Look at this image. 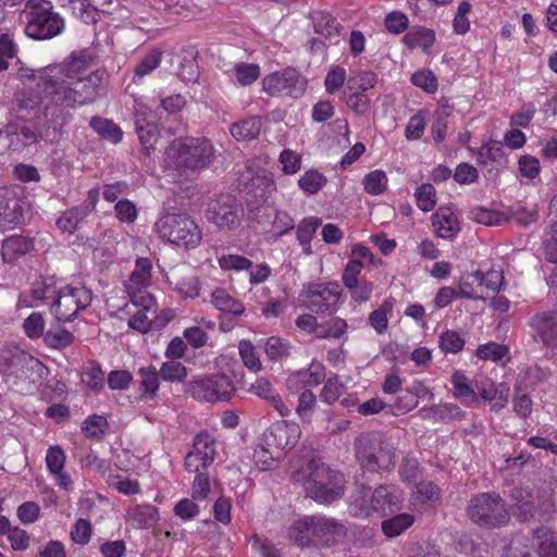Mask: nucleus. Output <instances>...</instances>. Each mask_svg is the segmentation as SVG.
I'll return each instance as SVG.
<instances>
[{
	"label": "nucleus",
	"mask_w": 557,
	"mask_h": 557,
	"mask_svg": "<svg viewBox=\"0 0 557 557\" xmlns=\"http://www.w3.org/2000/svg\"><path fill=\"white\" fill-rule=\"evenodd\" d=\"M534 536L541 541L537 545V553L541 557H557V542L552 541L548 528L535 529Z\"/></svg>",
	"instance_id": "59"
},
{
	"label": "nucleus",
	"mask_w": 557,
	"mask_h": 557,
	"mask_svg": "<svg viewBox=\"0 0 557 557\" xmlns=\"http://www.w3.org/2000/svg\"><path fill=\"white\" fill-rule=\"evenodd\" d=\"M414 522V516L403 512L382 521L381 528L387 537H396L408 530Z\"/></svg>",
	"instance_id": "42"
},
{
	"label": "nucleus",
	"mask_w": 557,
	"mask_h": 557,
	"mask_svg": "<svg viewBox=\"0 0 557 557\" xmlns=\"http://www.w3.org/2000/svg\"><path fill=\"white\" fill-rule=\"evenodd\" d=\"M82 381L94 391L102 389L104 386V372L99 363L92 361L84 367Z\"/></svg>",
	"instance_id": "54"
},
{
	"label": "nucleus",
	"mask_w": 557,
	"mask_h": 557,
	"mask_svg": "<svg viewBox=\"0 0 557 557\" xmlns=\"http://www.w3.org/2000/svg\"><path fill=\"white\" fill-rule=\"evenodd\" d=\"M326 377V368L322 362L311 361L307 368L293 372L287 379V385L292 388H309L322 384Z\"/></svg>",
	"instance_id": "22"
},
{
	"label": "nucleus",
	"mask_w": 557,
	"mask_h": 557,
	"mask_svg": "<svg viewBox=\"0 0 557 557\" xmlns=\"http://www.w3.org/2000/svg\"><path fill=\"white\" fill-rule=\"evenodd\" d=\"M416 202L420 210L429 212L436 206V190L432 184H422L414 193Z\"/></svg>",
	"instance_id": "55"
},
{
	"label": "nucleus",
	"mask_w": 557,
	"mask_h": 557,
	"mask_svg": "<svg viewBox=\"0 0 557 557\" xmlns=\"http://www.w3.org/2000/svg\"><path fill=\"white\" fill-rule=\"evenodd\" d=\"M161 61L162 52L157 49L150 50L136 65L134 70L135 77L140 79L150 74L161 64Z\"/></svg>",
	"instance_id": "56"
},
{
	"label": "nucleus",
	"mask_w": 557,
	"mask_h": 557,
	"mask_svg": "<svg viewBox=\"0 0 557 557\" xmlns=\"http://www.w3.org/2000/svg\"><path fill=\"white\" fill-rule=\"evenodd\" d=\"M508 354V347L496 342L482 344L476 349L478 358L482 360L499 361Z\"/></svg>",
	"instance_id": "61"
},
{
	"label": "nucleus",
	"mask_w": 557,
	"mask_h": 557,
	"mask_svg": "<svg viewBox=\"0 0 557 557\" xmlns=\"http://www.w3.org/2000/svg\"><path fill=\"white\" fill-rule=\"evenodd\" d=\"M34 248L32 238L22 235H12L2 242L1 256L5 263H14Z\"/></svg>",
	"instance_id": "28"
},
{
	"label": "nucleus",
	"mask_w": 557,
	"mask_h": 557,
	"mask_svg": "<svg viewBox=\"0 0 557 557\" xmlns=\"http://www.w3.org/2000/svg\"><path fill=\"white\" fill-rule=\"evenodd\" d=\"M238 351L244 366L252 371L262 370V362L256 346L249 339H242L238 344Z\"/></svg>",
	"instance_id": "49"
},
{
	"label": "nucleus",
	"mask_w": 557,
	"mask_h": 557,
	"mask_svg": "<svg viewBox=\"0 0 557 557\" xmlns=\"http://www.w3.org/2000/svg\"><path fill=\"white\" fill-rule=\"evenodd\" d=\"M154 230L161 239L185 250L196 249L202 240L200 226L187 213H165Z\"/></svg>",
	"instance_id": "7"
},
{
	"label": "nucleus",
	"mask_w": 557,
	"mask_h": 557,
	"mask_svg": "<svg viewBox=\"0 0 557 557\" xmlns=\"http://www.w3.org/2000/svg\"><path fill=\"white\" fill-rule=\"evenodd\" d=\"M440 487L431 481H422L416 485V492L413 494V503L418 505H426L440 497Z\"/></svg>",
	"instance_id": "52"
},
{
	"label": "nucleus",
	"mask_w": 557,
	"mask_h": 557,
	"mask_svg": "<svg viewBox=\"0 0 557 557\" xmlns=\"http://www.w3.org/2000/svg\"><path fill=\"white\" fill-rule=\"evenodd\" d=\"M403 42L409 49L421 48L428 51L435 42V33L430 28L417 26L403 37Z\"/></svg>",
	"instance_id": "36"
},
{
	"label": "nucleus",
	"mask_w": 557,
	"mask_h": 557,
	"mask_svg": "<svg viewBox=\"0 0 557 557\" xmlns=\"http://www.w3.org/2000/svg\"><path fill=\"white\" fill-rule=\"evenodd\" d=\"M214 158V148L208 138L174 139L165 151L169 169L200 171Z\"/></svg>",
	"instance_id": "3"
},
{
	"label": "nucleus",
	"mask_w": 557,
	"mask_h": 557,
	"mask_svg": "<svg viewBox=\"0 0 557 557\" xmlns=\"http://www.w3.org/2000/svg\"><path fill=\"white\" fill-rule=\"evenodd\" d=\"M46 466L54 483L64 491H70L73 481L69 472L65 471L66 455L64 449L59 446H50L46 454Z\"/></svg>",
	"instance_id": "21"
},
{
	"label": "nucleus",
	"mask_w": 557,
	"mask_h": 557,
	"mask_svg": "<svg viewBox=\"0 0 557 557\" xmlns=\"http://www.w3.org/2000/svg\"><path fill=\"white\" fill-rule=\"evenodd\" d=\"M288 537L300 548L315 547L314 516H305L294 521L288 529Z\"/></svg>",
	"instance_id": "26"
},
{
	"label": "nucleus",
	"mask_w": 557,
	"mask_h": 557,
	"mask_svg": "<svg viewBox=\"0 0 557 557\" xmlns=\"http://www.w3.org/2000/svg\"><path fill=\"white\" fill-rule=\"evenodd\" d=\"M475 391L479 400L482 399L490 403L492 411H500L508 403L507 392L499 389L493 381L486 380L481 383L476 382Z\"/></svg>",
	"instance_id": "30"
},
{
	"label": "nucleus",
	"mask_w": 557,
	"mask_h": 557,
	"mask_svg": "<svg viewBox=\"0 0 557 557\" xmlns=\"http://www.w3.org/2000/svg\"><path fill=\"white\" fill-rule=\"evenodd\" d=\"M89 126L104 140L119 144L123 139L122 128L112 120L102 116H92Z\"/></svg>",
	"instance_id": "34"
},
{
	"label": "nucleus",
	"mask_w": 557,
	"mask_h": 557,
	"mask_svg": "<svg viewBox=\"0 0 557 557\" xmlns=\"http://www.w3.org/2000/svg\"><path fill=\"white\" fill-rule=\"evenodd\" d=\"M294 479L301 482L307 496L319 504H331L344 495V475L320 460H309Z\"/></svg>",
	"instance_id": "2"
},
{
	"label": "nucleus",
	"mask_w": 557,
	"mask_h": 557,
	"mask_svg": "<svg viewBox=\"0 0 557 557\" xmlns=\"http://www.w3.org/2000/svg\"><path fill=\"white\" fill-rule=\"evenodd\" d=\"M248 393L271 406L282 418L290 414V408L285 404L274 384L265 376H258L248 387Z\"/></svg>",
	"instance_id": "19"
},
{
	"label": "nucleus",
	"mask_w": 557,
	"mask_h": 557,
	"mask_svg": "<svg viewBox=\"0 0 557 557\" xmlns=\"http://www.w3.org/2000/svg\"><path fill=\"white\" fill-rule=\"evenodd\" d=\"M403 493L394 484H382L374 491L370 486L361 485L352 496L350 510L357 517L368 518L373 512L383 516L393 513L401 508Z\"/></svg>",
	"instance_id": "5"
},
{
	"label": "nucleus",
	"mask_w": 557,
	"mask_h": 557,
	"mask_svg": "<svg viewBox=\"0 0 557 557\" xmlns=\"http://www.w3.org/2000/svg\"><path fill=\"white\" fill-rule=\"evenodd\" d=\"M45 319L42 313L33 312L23 322V330L30 339H37L45 336Z\"/></svg>",
	"instance_id": "60"
},
{
	"label": "nucleus",
	"mask_w": 557,
	"mask_h": 557,
	"mask_svg": "<svg viewBox=\"0 0 557 557\" xmlns=\"http://www.w3.org/2000/svg\"><path fill=\"white\" fill-rule=\"evenodd\" d=\"M322 225V219L318 216H307L296 226V238L302 249L304 255H312L311 240Z\"/></svg>",
	"instance_id": "31"
},
{
	"label": "nucleus",
	"mask_w": 557,
	"mask_h": 557,
	"mask_svg": "<svg viewBox=\"0 0 557 557\" xmlns=\"http://www.w3.org/2000/svg\"><path fill=\"white\" fill-rule=\"evenodd\" d=\"M143 114L144 112H141V109H137L134 113V122L139 141L146 153L149 154L150 150L154 149V143L157 140V126L150 122H147V126L141 124Z\"/></svg>",
	"instance_id": "39"
},
{
	"label": "nucleus",
	"mask_w": 557,
	"mask_h": 557,
	"mask_svg": "<svg viewBox=\"0 0 557 557\" xmlns=\"http://www.w3.org/2000/svg\"><path fill=\"white\" fill-rule=\"evenodd\" d=\"M92 301V293L85 286L67 285L58 292L51 311L59 322H71Z\"/></svg>",
	"instance_id": "11"
},
{
	"label": "nucleus",
	"mask_w": 557,
	"mask_h": 557,
	"mask_svg": "<svg viewBox=\"0 0 557 557\" xmlns=\"http://www.w3.org/2000/svg\"><path fill=\"white\" fill-rule=\"evenodd\" d=\"M301 437L299 424L292 420H281L272 423L264 432L262 441L272 448L274 456L284 457L292 450Z\"/></svg>",
	"instance_id": "14"
},
{
	"label": "nucleus",
	"mask_w": 557,
	"mask_h": 557,
	"mask_svg": "<svg viewBox=\"0 0 557 557\" xmlns=\"http://www.w3.org/2000/svg\"><path fill=\"white\" fill-rule=\"evenodd\" d=\"M510 497L520 511L519 517L521 521H527L534 516V499L530 490L515 487L511 491Z\"/></svg>",
	"instance_id": "41"
},
{
	"label": "nucleus",
	"mask_w": 557,
	"mask_h": 557,
	"mask_svg": "<svg viewBox=\"0 0 557 557\" xmlns=\"http://www.w3.org/2000/svg\"><path fill=\"white\" fill-rule=\"evenodd\" d=\"M211 304L216 310L231 314L234 318L243 315L246 310L244 304L239 299L235 298L222 287H216L212 290Z\"/></svg>",
	"instance_id": "29"
},
{
	"label": "nucleus",
	"mask_w": 557,
	"mask_h": 557,
	"mask_svg": "<svg viewBox=\"0 0 557 557\" xmlns=\"http://www.w3.org/2000/svg\"><path fill=\"white\" fill-rule=\"evenodd\" d=\"M467 515L474 524L487 530L504 528L511 519L505 499L496 492L473 495L468 503Z\"/></svg>",
	"instance_id": "6"
},
{
	"label": "nucleus",
	"mask_w": 557,
	"mask_h": 557,
	"mask_svg": "<svg viewBox=\"0 0 557 557\" xmlns=\"http://www.w3.org/2000/svg\"><path fill=\"white\" fill-rule=\"evenodd\" d=\"M25 34L34 39H50L64 29V20L49 0H28L25 4Z\"/></svg>",
	"instance_id": "8"
},
{
	"label": "nucleus",
	"mask_w": 557,
	"mask_h": 557,
	"mask_svg": "<svg viewBox=\"0 0 557 557\" xmlns=\"http://www.w3.org/2000/svg\"><path fill=\"white\" fill-rule=\"evenodd\" d=\"M293 346L286 338L270 336L263 341V350L271 362L287 360L292 355Z\"/></svg>",
	"instance_id": "32"
},
{
	"label": "nucleus",
	"mask_w": 557,
	"mask_h": 557,
	"mask_svg": "<svg viewBox=\"0 0 557 557\" xmlns=\"http://www.w3.org/2000/svg\"><path fill=\"white\" fill-rule=\"evenodd\" d=\"M108 426L107 419L102 416H89L82 425V431L86 437L100 438Z\"/></svg>",
	"instance_id": "63"
},
{
	"label": "nucleus",
	"mask_w": 557,
	"mask_h": 557,
	"mask_svg": "<svg viewBox=\"0 0 557 557\" xmlns=\"http://www.w3.org/2000/svg\"><path fill=\"white\" fill-rule=\"evenodd\" d=\"M262 86L271 96L299 98L306 90L307 79L297 70L288 67L267 75Z\"/></svg>",
	"instance_id": "13"
},
{
	"label": "nucleus",
	"mask_w": 557,
	"mask_h": 557,
	"mask_svg": "<svg viewBox=\"0 0 557 557\" xmlns=\"http://www.w3.org/2000/svg\"><path fill=\"white\" fill-rule=\"evenodd\" d=\"M347 527L339 520L323 515H314L317 548H330L343 543L347 537Z\"/></svg>",
	"instance_id": "16"
},
{
	"label": "nucleus",
	"mask_w": 557,
	"mask_h": 557,
	"mask_svg": "<svg viewBox=\"0 0 557 557\" xmlns=\"http://www.w3.org/2000/svg\"><path fill=\"white\" fill-rule=\"evenodd\" d=\"M85 218L86 215L83 210L76 206L62 212L58 218L55 225L62 233L72 235Z\"/></svg>",
	"instance_id": "47"
},
{
	"label": "nucleus",
	"mask_w": 557,
	"mask_h": 557,
	"mask_svg": "<svg viewBox=\"0 0 557 557\" xmlns=\"http://www.w3.org/2000/svg\"><path fill=\"white\" fill-rule=\"evenodd\" d=\"M107 482L110 487L126 496L136 495L141 491L138 480L121 474H109Z\"/></svg>",
	"instance_id": "51"
},
{
	"label": "nucleus",
	"mask_w": 557,
	"mask_h": 557,
	"mask_svg": "<svg viewBox=\"0 0 557 557\" xmlns=\"http://www.w3.org/2000/svg\"><path fill=\"white\" fill-rule=\"evenodd\" d=\"M468 218L475 223L487 226L500 225L508 220L505 213L481 206L472 207L468 212Z\"/></svg>",
	"instance_id": "44"
},
{
	"label": "nucleus",
	"mask_w": 557,
	"mask_h": 557,
	"mask_svg": "<svg viewBox=\"0 0 557 557\" xmlns=\"http://www.w3.org/2000/svg\"><path fill=\"white\" fill-rule=\"evenodd\" d=\"M436 236L444 239H454L461 230L460 221L451 207H440L431 218Z\"/></svg>",
	"instance_id": "23"
},
{
	"label": "nucleus",
	"mask_w": 557,
	"mask_h": 557,
	"mask_svg": "<svg viewBox=\"0 0 557 557\" xmlns=\"http://www.w3.org/2000/svg\"><path fill=\"white\" fill-rule=\"evenodd\" d=\"M317 408V396L309 389H302L298 395L297 406L295 412L302 423H311L312 413Z\"/></svg>",
	"instance_id": "46"
},
{
	"label": "nucleus",
	"mask_w": 557,
	"mask_h": 557,
	"mask_svg": "<svg viewBox=\"0 0 557 557\" xmlns=\"http://www.w3.org/2000/svg\"><path fill=\"white\" fill-rule=\"evenodd\" d=\"M235 391L233 379L222 372L199 376L189 385L193 398L208 403L228 400Z\"/></svg>",
	"instance_id": "12"
},
{
	"label": "nucleus",
	"mask_w": 557,
	"mask_h": 557,
	"mask_svg": "<svg viewBox=\"0 0 557 557\" xmlns=\"http://www.w3.org/2000/svg\"><path fill=\"white\" fill-rule=\"evenodd\" d=\"M159 372L163 381L171 383H181L188 375L187 368L176 360H169L163 362L159 369Z\"/></svg>",
	"instance_id": "53"
},
{
	"label": "nucleus",
	"mask_w": 557,
	"mask_h": 557,
	"mask_svg": "<svg viewBox=\"0 0 557 557\" xmlns=\"http://www.w3.org/2000/svg\"><path fill=\"white\" fill-rule=\"evenodd\" d=\"M261 126V119L259 116H251L233 123L230 127V133L236 140H252L259 136Z\"/></svg>",
	"instance_id": "37"
},
{
	"label": "nucleus",
	"mask_w": 557,
	"mask_h": 557,
	"mask_svg": "<svg viewBox=\"0 0 557 557\" xmlns=\"http://www.w3.org/2000/svg\"><path fill=\"white\" fill-rule=\"evenodd\" d=\"M281 458H283L281 455L274 456L272 448L265 445L263 441L253 453L256 465L263 471L272 469Z\"/></svg>",
	"instance_id": "62"
},
{
	"label": "nucleus",
	"mask_w": 557,
	"mask_h": 557,
	"mask_svg": "<svg viewBox=\"0 0 557 557\" xmlns=\"http://www.w3.org/2000/svg\"><path fill=\"white\" fill-rule=\"evenodd\" d=\"M344 99L346 104L356 113L364 114L370 107L369 97L359 90H348V88L344 91Z\"/></svg>",
	"instance_id": "64"
},
{
	"label": "nucleus",
	"mask_w": 557,
	"mask_h": 557,
	"mask_svg": "<svg viewBox=\"0 0 557 557\" xmlns=\"http://www.w3.org/2000/svg\"><path fill=\"white\" fill-rule=\"evenodd\" d=\"M422 419L431 420L435 423L461 421L466 412L453 403H442L431 407H423L419 411Z\"/></svg>",
	"instance_id": "25"
},
{
	"label": "nucleus",
	"mask_w": 557,
	"mask_h": 557,
	"mask_svg": "<svg viewBox=\"0 0 557 557\" xmlns=\"http://www.w3.org/2000/svg\"><path fill=\"white\" fill-rule=\"evenodd\" d=\"M347 322L339 317H335L318 324L315 337L320 339H339L347 333Z\"/></svg>",
	"instance_id": "43"
},
{
	"label": "nucleus",
	"mask_w": 557,
	"mask_h": 557,
	"mask_svg": "<svg viewBox=\"0 0 557 557\" xmlns=\"http://www.w3.org/2000/svg\"><path fill=\"white\" fill-rule=\"evenodd\" d=\"M42 338L45 345L53 349L66 348L74 342V335L60 325L51 326Z\"/></svg>",
	"instance_id": "45"
},
{
	"label": "nucleus",
	"mask_w": 557,
	"mask_h": 557,
	"mask_svg": "<svg viewBox=\"0 0 557 557\" xmlns=\"http://www.w3.org/2000/svg\"><path fill=\"white\" fill-rule=\"evenodd\" d=\"M529 325L545 347L557 349V311L537 312L531 318Z\"/></svg>",
	"instance_id": "20"
},
{
	"label": "nucleus",
	"mask_w": 557,
	"mask_h": 557,
	"mask_svg": "<svg viewBox=\"0 0 557 557\" xmlns=\"http://www.w3.org/2000/svg\"><path fill=\"white\" fill-rule=\"evenodd\" d=\"M466 341L455 330L444 331L438 338V347L444 354H458L465 347Z\"/></svg>",
	"instance_id": "50"
},
{
	"label": "nucleus",
	"mask_w": 557,
	"mask_h": 557,
	"mask_svg": "<svg viewBox=\"0 0 557 557\" xmlns=\"http://www.w3.org/2000/svg\"><path fill=\"white\" fill-rule=\"evenodd\" d=\"M453 385V396L460 399L468 406L479 405V396L475 391V384L461 370H455L450 376Z\"/></svg>",
	"instance_id": "27"
},
{
	"label": "nucleus",
	"mask_w": 557,
	"mask_h": 557,
	"mask_svg": "<svg viewBox=\"0 0 557 557\" xmlns=\"http://www.w3.org/2000/svg\"><path fill=\"white\" fill-rule=\"evenodd\" d=\"M94 60L86 51L73 52L60 64L50 65L35 73L34 70L21 65L17 78L25 84L35 79L36 87L22 90L16 98L20 111H32L36 115L41 110L48 111L57 107L75 109L90 104L99 96L101 78L90 72Z\"/></svg>",
	"instance_id": "1"
},
{
	"label": "nucleus",
	"mask_w": 557,
	"mask_h": 557,
	"mask_svg": "<svg viewBox=\"0 0 557 557\" xmlns=\"http://www.w3.org/2000/svg\"><path fill=\"white\" fill-rule=\"evenodd\" d=\"M28 203L20 185L0 187V227L8 228L23 223Z\"/></svg>",
	"instance_id": "15"
},
{
	"label": "nucleus",
	"mask_w": 557,
	"mask_h": 557,
	"mask_svg": "<svg viewBox=\"0 0 557 557\" xmlns=\"http://www.w3.org/2000/svg\"><path fill=\"white\" fill-rule=\"evenodd\" d=\"M126 292L131 302L137 307L138 310L151 311V314L157 317V301L147 288H126Z\"/></svg>",
	"instance_id": "48"
},
{
	"label": "nucleus",
	"mask_w": 557,
	"mask_h": 557,
	"mask_svg": "<svg viewBox=\"0 0 557 557\" xmlns=\"http://www.w3.org/2000/svg\"><path fill=\"white\" fill-rule=\"evenodd\" d=\"M207 220L220 230L235 231L245 218L242 201L232 194H220L208 202Z\"/></svg>",
	"instance_id": "10"
},
{
	"label": "nucleus",
	"mask_w": 557,
	"mask_h": 557,
	"mask_svg": "<svg viewBox=\"0 0 557 557\" xmlns=\"http://www.w3.org/2000/svg\"><path fill=\"white\" fill-rule=\"evenodd\" d=\"M343 289L338 282H310L298 294L300 307L315 314H333L337 311Z\"/></svg>",
	"instance_id": "9"
},
{
	"label": "nucleus",
	"mask_w": 557,
	"mask_h": 557,
	"mask_svg": "<svg viewBox=\"0 0 557 557\" xmlns=\"http://www.w3.org/2000/svg\"><path fill=\"white\" fill-rule=\"evenodd\" d=\"M394 306L395 299L388 297L369 314L368 322L379 335L386 333L388 329V315L393 312Z\"/></svg>",
	"instance_id": "38"
},
{
	"label": "nucleus",
	"mask_w": 557,
	"mask_h": 557,
	"mask_svg": "<svg viewBox=\"0 0 557 557\" xmlns=\"http://www.w3.org/2000/svg\"><path fill=\"white\" fill-rule=\"evenodd\" d=\"M355 456L363 472H389L395 467V448L376 432L362 433L354 443Z\"/></svg>",
	"instance_id": "4"
},
{
	"label": "nucleus",
	"mask_w": 557,
	"mask_h": 557,
	"mask_svg": "<svg viewBox=\"0 0 557 557\" xmlns=\"http://www.w3.org/2000/svg\"><path fill=\"white\" fill-rule=\"evenodd\" d=\"M359 263H347L342 273V282L348 290L351 300L358 304H364L370 300L373 293V283L360 278Z\"/></svg>",
	"instance_id": "18"
},
{
	"label": "nucleus",
	"mask_w": 557,
	"mask_h": 557,
	"mask_svg": "<svg viewBox=\"0 0 557 557\" xmlns=\"http://www.w3.org/2000/svg\"><path fill=\"white\" fill-rule=\"evenodd\" d=\"M139 399L144 401L154 400L161 384V375L156 366L140 367L137 371Z\"/></svg>",
	"instance_id": "24"
},
{
	"label": "nucleus",
	"mask_w": 557,
	"mask_h": 557,
	"mask_svg": "<svg viewBox=\"0 0 557 557\" xmlns=\"http://www.w3.org/2000/svg\"><path fill=\"white\" fill-rule=\"evenodd\" d=\"M127 517L137 528H149L158 520V509L153 505H134L127 510Z\"/></svg>",
	"instance_id": "40"
},
{
	"label": "nucleus",
	"mask_w": 557,
	"mask_h": 557,
	"mask_svg": "<svg viewBox=\"0 0 557 557\" xmlns=\"http://www.w3.org/2000/svg\"><path fill=\"white\" fill-rule=\"evenodd\" d=\"M476 276H479V286L483 285L494 293H499L505 287V276L502 270L476 271Z\"/></svg>",
	"instance_id": "58"
},
{
	"label": "nucleus",
	"mask_w": 557,
	"mask_h": 557,
	"mask_svg": "<svg viewBox=\"0 0 557 557\" xmlns=\"http://www.w3.org/2000/svg\"><path fill=\"white\" fill-rule=\"evenodd\" d=\"M323 383L324 385L319 395L320 399L322 403L332 405L339 399L344 393L345 386L336 375L329 379L325 377Z\"/></svg>",
	"instance_id": "57"
},
{
	"label": "nucleus",
	"mask_w": 557,
	"mask_h": 557,
	"mask_svg": "<svg viewBox=\"0 0 557 557\" xmlns=\"http://www.w3.org/2000/svg\"><path fill=\"white\" fill-rule=\"evenodd\" d=\"M165 282L181 298L195 299L201 285L198 276L186 265H175L165 274Z\"/></svg>",
	"instance_id": "17"
},
{
	"label": "nucleus",
	"mask_w": 557,
	"mask_h": 557,
	"mask_svg": "<svg viewBox=\"0 0 557 557\" xmlns=\"http://www.w3.org/2000/svg\"><path fill=\"white\" fill-rule=\"evenodd\" d=\"M190 453L203 460L202 465L211 466L216 455L215 441L208 432H201L195 436Z\"/></svg>",
	"instance_id": "35"
},
{
	"label": "nucleus",
	"mask_w": 557,
	"mask_h": 557,
	"mask_svg": "<svg viewBox=\"0 0 557 557\" xmlns=\"http://www.w3.org/2000/svg\"><path fill=\"white\" fill-rule=\"evenodd\" d=\"M152 261L140 257L135 261V269L125 285L126 288H148L151 285Z\"/></svg>",
	"instance_id": "33"
}]
</instances>
